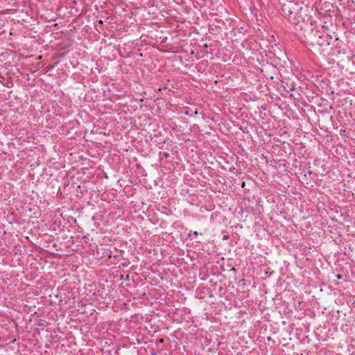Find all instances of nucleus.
Wrapping results in <instances>:
<instances>
[{
  "label": "nucleus",
  "mask_w": 355,
  "mask_h": 355,
  "mask_svg": "<svg viewBox=\"0 0 355 355\" xmlns=\"http://www.w3.org/2000/svg\"><path fill=\"white\" fill-rule=\"evenodd\" d=\"M282 14L293 25H297L300 21L304 19L302 11L303 7L300 3L288 1L282 6Z\"/></svg>",
  "instance_id": "1"
},
{
  "label": "nucleus",
  "mask_w": 355,
  "mask_h": 355,
  "mask_svg": "<svg viewBox=\"0 0 355 355\" xmlns=\"http://www.w3.org/2000/svg\"><path fill=\"white\" fill-rule=\"evenodd\" d=\"M319 39L317 40V44L320 46L334 45L333 38L331 35L327 33L318 36Z\"/></svg>",
  "instance_id": "2"
},
{
  "label": "nucleus",
  "mask_w": 355,
  "mask_h": 355,
  "mask_svg": "<svg viewBox=\"0 0 355 355\" xmlns=\"http://www.w3.org/2000/svg\"><path fill=\"white\" fill-rule=\"evenodd\" d=\"M283 88H284V91L286 92H290L291 91H293L295 90V86H294V84L293 83H285L284 85H282Z\"/></svg>",
  "instance_id": "3"
},
{
  "label": "nucleus",
  "mask_w": 355,
  "mask_h": 355,
  "mask_svg": "<svg viewBox=\"0 0 355 355\" xmlns=\"http://www.w3.org/2000/svg\"><path fill=\"white\" fill-rule=\"evenodd\" d=\"M6 234L4 224H0V237L4 236Z\"/></svg>",
  "instance_id": "4"
},
{
  "label": "nucleus",
  "mask_w": 355,
  "mask_h": 355,
  "mask_svg": "<svg viewBox=\"0 0 355 355\" xmlns=\"http://www.w3.org/2000/svg\"><path fill=\"white\" fill-rule=\"evenodd\" d=\"M106 255L108 256L109 257H116V255H112V251L110 250H107L105 252Z\"/></svg>",
  "instance_id": "5"
},
{
  "label": "nucleus",
  "mask_w": 355,
  "mask_h": 355,
  "mask_svg": "<svg viewBox=\"0 0 355 355\" xmlns=\"http://www.w3.org/2000/svg\"><path fill=\"white\" fill-rule=\"evenodd\" d=\"M56 223H44V226L49 229V228H51V227L54 225H55Z\"/></svg>",
  "instance_id": "6"
},
{
  "label": "nucleus",
  "mask_w": 355,
  "mask_h": 355,
  "mask_svg": "<svg viewBox=\"0 0 355 355\" xmlns=\"http://www.w3.org/2000/svg\"><path fill=\"white\" fill-rule=\"evenodd\" d=\"M184 114L186 115L191 116V113L190 112V110H187L184 112Z\"/></svg>",
  "instance_id": "7"
},
{
  "label": "nucleus",
  "mask_w": 355,
  "mask_h": 355,
  "mask_svg": "<svg viewBox=\"0 0 355 355\" xmlns=\"http://www.w3.org/2000/svg\"><path fill=\"white\" fill-rule=\"evenodd\" d=\"M264 229H265L268 232H269L270 234H271V232H270V230H269V229H268V225H266V227H264Z\"/></svg>",
  "instance_id": "8"
},
{
  "label": "nucleus",
  "mask_w": 355,
  "mask_h": 355,
  "mask_svg": "<svg viewBox=\"0 0 355 355\" xmlns=\"http://www.w3.org/2000/svg\"><path fill=\"white\" fill-rule=\"evenodd\" d=\"M193 235L198 236V232H193Z\"/></svg>",
  "instance_id": "9"
},
{
  "label": "nucleus",
  "mask_w": 355,
  "mask_h": 355,
  "mask_svg": "<svg viewBox=\"0 0 355 355\" xmlns=\"http://www.w3.org/2000/svg\"><path fill=\"white\" fill-rule=\"evenodd\" d=\"M245 182H242V184H241V187H245Z\"/></svg>",
  "instance_id": "10"
},
{
  "label": "nucleus",
  "mask_w": 355,
  "mask_h": 355,
  "mask_svg": "<svg viewBox=\"0 0 355 355\" xmlns=\"http://www.w3.org/2000/svg\"><path fill=\"white\" fill-rule=\"evenodd\" d=\"M227 238H228V236L225 235L224 237H223V239H227Z\"/></svg>",
  "instance_id": "11"
},
{
  "label": "nucleus",
  "mask_w": 355,
  "mask_h": 355,
  "mask_svg": "<svg viewBox=\"0 0 355 355\" xmlns=\"http://www.w3.org/2000/svg\"><path fill=\"white\" fill-rule=\"evenodd\" d=\"M338 38L336 37L334 41L336 42V41H338Z\"/></svg>",
  "instance_id": "12"
}]
</instances>
